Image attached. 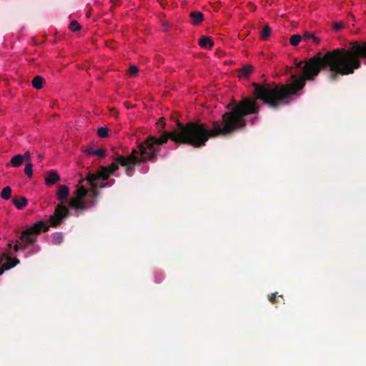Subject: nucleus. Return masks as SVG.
Wrapping results in <instances>:
<instances>
[{
    "instance_id": "nucleus-3",
    "label": "nucleus",
    "mask_w": 366,
    "mask_h": 366,
    "mask_svg": "<svg viewBox=\"0 0 366 366\" xmlns=\"http://www.w3.org/2000/svg\"><path fill=\"white\" fill-rule=\"evenodd\" d=\"M57 188L56 198L60 203L56 206L54 214L49 218V227H56L61 225L64 220L70 216L69 208L64 203L68 202L69 207L75 210L77 216L80 212L87 210L89 207L94 206L97 203L96 199L92 198L91 200H85L89 190L84 183H79L74 192L75 197L69 201H68L70 194L69 187L60 184Z\"/></svg>"
},
{
    "instance_id": "nucleus-14",
    "label": "nucleus",
    "mask_w": 366,
    "mask_h": 366,
    "mask_svg": "<svg viewBox=\"0 0 366 366\" xmlns=\"http://www.w3.org/2000/svg\"><path fill=\"white\" fill-rule=\"evenodd\" d=\"M44 81V79L41 76H36L33 79L31 84L35 89H40L42 88Z\"/></svg>"
},
{
    "instance_id": "nucleus-23",
    "label": "nucleus",
    "mask_w": 366,
    "mask_h": 366,
    "mask_svg": "<svg viewBox=\"0 0 366 366\" xmlns=\"http://www.w3.org/2000/svg\"><path fill=\"white\" fill-rule=\"evenodd\" d=\"M138 71H139V69H138L137 66H136L134 65H132L129 68V74L131 76H136Z\"/></svg>"
},
{
    "instance_id": "nucleus-30",
    "label": "nucleus",
    "mask_w": 366,
    "mask_h": 366,
    "mask_svg": "<svg viewBox=\"0 0 366 366\" xmlns=\"http://www.w3.org/2000/svg\"><path fill=\"white\" fill-rule=\"evenodd\" d=\"M158 124H161V127L162 128H164V125H165V123L162 121V119H159V122L157 123Z\"/></svg>"
},
{
    "instance_id": "nucleus-12",
    "label": "nucleus",
    "mask_w": 366,
    "mask_h": 366,
    "mask_svg": "<svg viewBox=\"0 0 366 366\" xmlns=\"http://www.w3.org/2000/svg\"><path fill=\"white\" fill-rule=\"evenodd\" d=\"M253 68L251 65H245L238 70V77L247 78L252 73Z\"/></svg>"
},
{
    "instance_id": "nucleus-24",
    "label": "nucleus",
    "mask_w": 366,
    "mask_h": 366,
    "mask_svg": "<svg viewBox=\"0 0 366 366\" xmlns=\"http://www.w3.org/2000/svg\"><path fill=\"white\" fill-rule=\"evenodd\" d=\"M94 154L101 158H104L106 156V151L103 149H98L95 150Z\"/></svg>"
},
{
    "instance_id": "nucleus-7",
    "label": "nucleus",
    "mask_w": 366,
    "mask_h": 366,
    "mask_svg": "<svg viewBox=\"0 0 366 366\" xmlns=\"http://www.w3.org/2000/svg\"><path fill=\"white\" fill-rule=\"evenodd\" d=\"M44 180L47 186H51L60 180V176L56 170H49L46 172Z\"/></svg>"
},
{
    "instance_id": "nucleus-9",
    "label": "nucleus",
    "mask_w": 366,
    "mask_h": 366,
    "mask_svg": "<svg viewBox=\"0 0 366 366\" xmlns=\"http://www.w3.org/2000/svg\"><path fill=\"white\" fill-rule=\"evenodd\" d=\"M24 162V157L22 154H16L14 156L6 167H19Z\"/></svg>"
},
{
    "instance_id": "nucleus-25",
    "label": "nucleus",
    "mask_w": 366,
    "mask_h": 366,
    "mask_svg": "<svg viewBox=\"0 0 366 366\" xmlns=\"http://www.w3.org/2000/svg\"><path fill=\"white\" fill-rule=\"evenodd\" d=\"M312 37H314L313 33L309 32V31H305L304 33L303 36H302V39H303L305 41H308L309 39H312Z\"/></svg>"
},
{
    "instance_id": "nucleus-29",
    "label": "nucleus",
    "mask_w": 366,
    "mask_h": 366,
    "mask_svg": "<svg viewBox=\"0 0 366 366\" xmlns=\"http://www.w3.org/2000/svg\"><path fill=\"white\" fill-rule=\"evenodd\" d=\"M312 39L313 42L316 44H318L320 42V39L315 36V35H314V37L312 38Z\"/></svg>"
},
{
    "instance_id": "nucleus-16",
    "label": "nucleus",
    "mask_w": 366,
    "mask_h": 366,
    "mask_svg": "<svg viewBox=\"0 0 366 366\" xmlns=\"http://www.w3.org/2000/svg\"><path fill=\"white\" fill-rule=\"evenodd\" d=\"M140 164H127L126 165H122L125 167V173L127 176H132L134 173V167L139 165Z\"/></svg>"
},
{
    "instance_id": "nucleus-27",
    "label": "nucleus",
    "mask_w": 366,
    "mask_h": 366,
    "mask_svg": "<svg viewBox=\"0 0 366 366\" xmlns=\"http://www.w3.org/2000/svg\"><path fill=\"white\" fill-rule=\"evenodd\" d=\"M343 27V24L341 22L335 23L334 24V29L336 31L340 30Z\"/></svg>"
},
{
    "instance_id": "nucleus-18",
    "label": "nucleus",
    "mask_w": 366,
    "mask_h": 366,
    "mask_svg": "<svg viewBox=\"0 0 366 366\" xmlns=\"http://www.w3.org/2000/svg\"><path fill=\"white\" fill-rule=\"evenodd\" d=\"M11 196V188L10 187H4L1 192V197L4 199H9Z\"/></svg>"
},
{
    "instance_id": "nucleus-22",
    "label": "nucleus",
    "mask_w": 366,
    "mask_h": 366,
    "mask_svg": "<svg viewBox=\"0 0 366 366\" xmlns=\"http://www.w3.org/2000/svg\"><path fill=\"white\" fill-rule=\"evenodd\" d=\"M280 299L281 300V301H283V300H284L282 295H280V296L278 297V299L277 300V294H276V293H274V294H272V295L269 297V300L272 303H275V302H280Z\"/></svg>"
},
{
    "instance_id": "nucleus-19",
    "label": "nucleus",
    "mask_w": 366,
    "mask_h": 366,
    "mask_svg": "<svg viewBox=\"0 0 366 366\" xmlns=\"http://www.w3.org/2000/svg\"><path fill=\"white\" fill-rule=\"evenodd\" d=\"M302 40V36L300 34H294L290 39V43L292 46H297Z\"/></svg>"
},
{
    "instance_id": "nucleus-32",
    "label": "nucleus",
    "mask_w": 366,
    "mask_h": 366,
    "mask_svg": "<svg viewBox=\"0 0 366 366\" xmlns=\"http://www.w3.org/2000/svg\"><path fill=\"white\" fill-rule=\"evenodd\" d=\"M257 119V117H254V118L252 119V122H251V124H254V119Z\"/></svg>"
},
{
    "instance_id": "nucleus-8",
    "label": "nucleus",
    "mask_w": 366,
    "mask_h": 366,
    "mask_svg": "<svg viewBox=\"0 0 366 366\" xmlns=\"http://www.w3.org/2000/svg\"><path fill=\"white\" fill-rule=\"evenodd\" d=\"M192 24L197 26L204 20V14L200 11H192L189 14Z\"/></svg>"
},
{
    "instance_id": "nucleus-17",
    "label": "nucleus",
    "mask_w": 366,
    "mask_h": 366,
    "mask_svg": "<svg viewBox=\"0 0 366 366\" xmlns=\"http://www.w3.org/2000/svg\"><path fill=\"white\" fill-rule=\"evenodd\" d=\"M32 167H33V164L31 163V161L29 160V162H27L25 164V167H24V173L25 174L29 177V178H31L32 176H33V169H32Z\"/></svg>"
},
{
    "instance_id": "nucleus-33",
    "label": "nucleus",
    "mask_w": 366,
    "mask_h": 366,
    "mask_svg": "<svg viewBox=\"0 0 366 366\" xmlns=\"http://www.w3.org/2000/svg\"><path fill=\"white\" fill-rule=\"evenodd\" d=\"M39 159H41V158H42V156L39 154Z\"/></svg>"
},
{
    "instance_id": "nucleus-26",
    "label": "nucleus",
    "mask_w": 366,
    "mask_h": 366,
    "mask_svg": "<svg viewBox=\"0 0 366 366\" xmlns=\"http://www.w3.org/2000/svg\"><path fill=\"white\" fill-rule=\"evenodd\" d=\"M24 157V161H26V163L31 160V153L29 151H26L24 154H22Z\"/></svg>"
},
{
    "instance_id": "nucleus-4",
    "label": "nucleus",
    "mask_w": 366,
    "mask_h": 366,
    "mask_svg": "<svg viewBox=\"0 0 366 366\" xmlns=\"http://www.w3.org/2000/svg\"><path fill=\"white\" fill-rule=\"evenodd\" d=\"M121 165L117 160V154L114 158V162L109 166L104 167L101 166L99 170L96 173L89 172L85 178H82L79 180V184L86 182V185L90 186L91 191L89 197L93 199H96L99 192L97 191L98 187L104 188L107 186V184H101L99 185L98 182L99 180H107L109 176L116 172L119 169V166Z\"/></svg>"
},
{
    "instance_id": "nucleus-5",
    "label": "nucleus",
    "mask_w": 366,
    "mask_h": 366,
    "mask_svg": "<svg viewBox=\"0 0 366 366\" xmlns=\"http://www.w3.org/2000/svg\"><path fill=\"white\" fill-rule=\"evenodd\" d=\"M49 229V225L45 221H39L33 226L28 227L23 231L19 237L21 244L18 242L14 246V249L18 252L19 249H26L29 245L34 244L36 242L37 236L42 232H46Z\"/></svg>"
},
{
    "instance_id": "nucleus-15",
    "label": "nucleus",
    "mask_w": 366,
    "mask_h": 366,
    "mask_svg": "<svg viewBox=\"0 0 366 366\" xmlns=\"http://www.w3.org/2000/svg\"><path fill=\"white\" fill-rule=\"evenodd\" d=\"M64 237L61 233L55 232L52 234V244H60L63 242Z\"/></svg>"
},
{
    "instance_id": "nucleus-6",
    "label": "nucleus",
    "mask_w": 366,
    "mask_h": 366,
    "mask_svg": "<svg viewBox=\"0 0 366 366\" xmlns=\"http://www.w3.org/2000/svg\"><path fill=\"white\" fill-rule=\"evenodd\" d=\"M11 255L9 252H4L0 256V275L5 270H8L19 263L17 258L12 259Z\"/></svg>"
},
{
    "instance_id": "nucleus-28",
    "label": "nucleus",
    "mask_w": 366,
    "mask_h": 366,
    "mask_svg": "<svg viewBox=\"0 0 366 366\" xmlns=\"http://www.w3.org/2000/svg\"><path fill=\"white\" fill-rule=\"evenodd\" d=\"M95 150H96V149H93V148H89V149H86V150L85 151V153H86V154H88V155H90V156H92V155H95V154H94Z\"/></svg>"
},
{
    "instance_id": "nucleus-11",
    "label": "nucleus",
    "mask_w": 366,
    "mask_h": 366,
    "mask_svg": "<svg viewBox=\"0 0 366 366\" xmlns=\"http://www.w3.org/2000/svg\"><path fill=\"white\" fill-rule=\"evenodd\" d=\"M12 202L18 209H23L28 203L26 198L23 196L13 198Z\"/></svg>"
},
{
    "instance_id": "nucleus-2",
    "label": "nucleus",
    "mask_w": 366,
    "mask_h": 366,
    "mask_svg": "<svg viewBox=\"0 0 366 366\" xmlns=\"http://www.w3.org/2000/svg\"><path fill=\"white\" fill-rule=\"evenodd\" d=\"M244 104H241L232 112H225L222 117V122H212L211 129H208L206 124L198 122H189L185 125L178 122L177 130L164 132L159 137H147L138 144L137 149H132L129 155L125 157L117 154V160L121 165L154 162L161 150V146L166 144L169 139L177 144H187L194 147H202L209 138L227 136L233 133L236 128L244 126L242 114H239Z\"/></svg>"
},
{
    "instance_id": "nucleus-31",
    "label": "nucleus",
    "mask_w": 366,
    "mask_h": 366,
    "mask_svg": "<svg viewBox=\"0 0 366 366\" xmlns=\"http://www.w3.org/2000/svg\"><path fill=\"white\" fill-rule=\"evenodd\" d=\"M7 246H8L9 249H11L12 247V244L11 242L8 243Z\"/></svg>"
},
{
    "instance_id": "nucleus-20",
    "label": "nucleus",
    "mask_w": 366,
    "mask_h": 366,
    "mask_svg": "<svg viewBox=\"0 0 366 366\" xmlns=\"http://www.w3.org/2000/svg\"><path fill=\"white\" fill-rule=\"evenodd\" d=\"M69 28L70 30L73 31H79L81 28V25L78 23L77 21L73 20L70 22Z\"/></svg>"
},
{
    "instance_id": "nucleus-21",
    "label": "nucleus",
    "mask_w": 366,
    "mask_h": 366,
    "mask_svg": "<svg viewBox=\"0 0 366 366\" xmlns=\"http://www.w3.org/2000/svg\"><path fill=\"white\" fill-rule=\"evenodd\" d=\"M97 134L100 137H107L109 134V129L107 127H100L97 130Z\"/></svg>"
},
{
    "instance_id": "nucleus-10",
    "label": "nucleus",
    "mask_w": 366,
    "mask_h": 366,
    "mask_svg": "<svg viewBox=\"0 0 366 366\" xmlns=\"http://www.w3.org/2000/svg\"><path fill=\"white\" fill-rule=\"evenodd\" d=\"M199 44L203 48L211 49L214 46V41L211 37L202 36L199 39Z\"/></svg>"
},
{
    "instance_id": "nucleus-1",
    "label": "nucleus",
    "mask_w": 366,
    "mask_h": 366,
    "mask_svg": "<svg viewBox=\"0 0 366 366\" xmlns=\"http://www.w3.org/2000/svg\"><path fill=\"white\" fill-rule=\"evenodd\" d=\"M349 49L337 48L327 51L325 54L318 52L313 57L303 61L295 59L296 69H301L302 75L296 74L291 75L292 81L286 84H259L253 83L255 98H243L236 103L231 111H234L241 104H244L239 114L242 115L244 126L234 129H243L246 127L245 117L249 114H257L260 107L257 99L262 100L264 104L271 108H278L289 103L292 95L300 97L307 81H313L323 69H327L328 79L332 81L339 80L340 76L354 74L356 69L361 67V59H366V42H352Z\"/></svg>"
},
{
    "instance_id": "nucleus-13",
    "label": "nucleus",
    "mask_w": 366,
    "mask_h": 366,
    "mask_svg": "<svg viewBox=\"0 0 366 366\" xmlns=\"http://www.w3.org/2000/svg\"><path fill=\"white\" fill-rule=\"evenodd\" d=\"M271 32L272 29L270 28V26L268 25L264 26L259 32V36L261 39L264 41L267 40L268 37L270 36Z\"/></svg>"
}]
</instances>
